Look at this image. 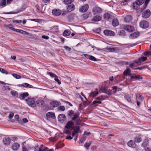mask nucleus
<instances>
[{
	"instance_id": "59",
	"label": "nucleus",
	"mask_w": 151,
	"mask_h": 151,
	"mask_svg": "<svg viewBox=\"0 0 151 151\" xmlns=\"http://www.w3.org/2000/svg\"><path fill=\"white\" fill-rule=\"evenodd\" d=\"M145 55H151V52L148 51H146L143 53Z\"/></svg>"
},
{
	"instance_id": "30",
	"label": "nucleus",
	"mask_w": 151,
	"mask_h": 151,
	"mask_svg": "<svg viewBox=\"0 0 151 151\" xmlns=\"http://www.w3.org/2000/svg\"><path fill=\"white\" fill-rule=\"evenodd\" d=\"M101 19V16L98 15L96 16L93 19L92 21L96 22L100 21Z\"/></svg>"
},
{
	"instance_id": "43",
	"label": "nucleus",
	"mask_w": 151,
	"mask_h": 151,
	"mask_svg": "<svg viewBox=\"0 0 151 151\" xmlns=\"http://www.w3.org/2000/svg\"><path fill=\"white\" fill-rule=\"evenodd\" d=\"M4 26L6 27L9 28V29H10L12 30H13V29H14V28L12 27H13V26L12 24H8V25L5 24V25H4Z\"/></svg>"
},
{
	"instance_id": "42",
	"label": "nucleus",
	"mask_w": 151,
	"mask_h": 151,
	"mask_svg": "<svg viewBox=\"0 0 151 151\" xmlns=\"http://www.w3.org/2000/svg\"><path fill=\"white\" fill-rule=\"evenodd\" d=\"M73 1L74 0H64V2L65 4H71Z\"/></svg>"
},
{
	"instance_id": "19",
	"label": "nucleus",
	"mask_w": 151,
	"mask_h": 151,
	"mask_svg": "<svg viewBox=\"0 0 151 151\" xmlns=\"http://www.w3.org/2000/svg\"><path fill=\"white\" fill-rule=\"evenodd\" d=\"M46 116L47 118L55 119V114L52 112H49L47 113Z\"/></svg>"
},
{
	"instance_id": "54",
	"label": "nucleus",
	"mask_w": 151,
	"mask_h": 151,
	"mask_svg": "<svg viewBox=\"0 0 151 151\" xmlns=\"http://www.w3.org/2000/svg\"><path fill=\"white\" fill-rule=\"evenodd\" d=\"M107 49L109 51L111 52H113L114 50V49L113 47H107Z\"/></svg>"
},
{
	"instance_id": "24",
	"label": "nucleus",
	"mask_w": 151,
	"mask_h": 151,
	"mask_svg": "<svg viewBox=\"0 0 151 151\" xmlns=\"http://www.w3.org/2000/svg\"><path fill=\"white\" fill-rule=\"evenodd\" d=\"M147 59V58L146 57H142L139 58L137 60V63H139V65L141 64L142 62L145 61Z\"/></svg>"
},
{
	"instance_id": "57",
	"label": "nucleus",
	"mask_w": 151,
	"mask_h": 151,
	"mask_svg": "<svg viewBox=\"0 0 151 151\" xmlns=\"http://www.w3.org/2000/svg\"><path fill=\"white\" fill-rule=\"evenodd\" d=\"M90 58V59H89L90 60H91L93 61H96V58L94 57H93L92 55H91Z\"/></svg>"
},
{
	"instance_id": "60",
	"label": "nucleus",
	"mask_w": 151,
	"mask_h": 151,
	"mask_svg": "<svg viewBox=\"0 0 151 151\" xmlns=\"http://www.w3.org/2000/svg\"><path fill=\"white\" fill-rule=\"evenodd\" d=\"M63 47L67 50L68 51H70L71 50V48L69 47L66 46H64Z\"/></svg>"
},
{
	"instance_id": "3",
	"label": "nucleus",
	"mask_w": 151,
	"mask_h": 151,
	"mask_svg": "<svg viewBox=\"0 0 151 151\" xmlns=\"http://www.w3.org/2000/svg\"><path fill=\"white\" fill-rule=\"evenodd\" d=\"M104 19L105 20L109 21H111L113 20L114 16L112 15V13H106L104 15Z\"/></svg>"
},
{
	"instance_id": "44",
	"label": "nucleus",
	"mask_w": 151,
	"mask_h": 151,
	"mask_svg": "<svg viewBox=\"0 0 151 151\" xmlns=\"http://www.w3.org/2000/svg\"><path fill=\"white\" fill-rule=\"evenodd\" d=\"M80 130V128L78 127H77L75 129L73 130V132L75 134H76L77 133H78Z\"/></svg>"
},
{
	"instance_id": "15",
	"label": "nucleus",
	"mask_w": 151,
	"mask_h": 151,
	"mask_svg": "<svg viewBox=\"0 0 151 151\" xmlns=\"http://www.w3.org/2000/svg\"><path fill=\"white\" fill-rule=\"evenodd\" d=\"M128 145L130 147L134 148L136 146V145L135 143V141L133 140H130L127 143Z\"/></svg>"
},
{
	"instance_id": "55",
	"label": "nucleus",
	"mask_w": 151,
	"mask_h": 151,
	"mask_svg": "<svg viewBox=\"0 0 151 151\" xmlns=\"http://www.w3.org/2000/svg\"><path fill=\"white\" fill-rule=\"evenodd\" d=\"M128 2L125 0H124L121 2V4L122 5H126Z\"/></svg>"
},
{
	"instance_id": "62",
	"label": "nucleus",
	"mask_w": 151,
	"mask_h": 151,
	"mask_svg": "<svg viewBox=\"0 0 151 151\" xmlns=\"http://www.w3.org/2000/svg\"><path fill=\"white\" fill-rule=\"evenodd\" d=\"M13 21L14 22H15L19 23H21V22H22V21L21 20H13Z\"/></svg>"
},
{
	"instance_id": "37",
	"label": "nucleus",
	"mask_w": 151,
	"mask_h": 151,
	"mask_svg": "<svg viewBox=\"0 0 151 151\" xmlns=\"http://www.w3.org/2000/svg\"><path fill=\"white\" fill-rule=\"evenodd\" d=\"M91 144V141H89L87 142H86L84 145L85 147L87 149H88Z\"/></svg>"
},
{
	"instance_id": "11",
	"label": "nucleus",
	"mask_w": 151,
	"mask_h": 151,
	"mask_svg": "<svg viewBox=\"0 0 151 151\" xmlns=\"http://www.w3.org/2000/svg\"><path fill=\"white\" fill-rule=\"evenodd\" d=\"M124 29L128 31L129 32H131L134 31V27L130 25H126L124 26Z\"/></svg>"
},
{
	"instance_id": "36",
	"label": "nucleus",
	"mask_w": 151,
	"mask_h": 151,
	"mask_svg": "<svg viewBox=\"0 0 151 151\" xmlns=\"http://www.w3.org/2000/svg\"><path fill=\"white\" fill-rule=\"evenodd\" d=\"M142 140L141 137H137L135 138L134 141L137 143H139L141 142Z\"/></svg>"
},
{
	"instance_id": "22",
	"label": "nucleus",
	"mask_w": 151,
	"mask_h": 151,
	"mask_svg": "<svg viewBox=\"0 0 151 151\" xmlns=\"http://www.w3.org/2000/svg\"><path fill=\"white\" fill-rule=\"evenodd\" d=\"M132 19V17L131 16L128 15L125 17L124 20L126 22H131Z\"/></svg>"
},
{
	"instance_id": "64",
	"label": "nucleus",
	"mask_w": 151,
	"mask_h": 151,
	"mask_svg": "<svg viewBox=\"0 0 151 151\" xmlns=\"http://www.w3.org/2000/svg\"><path fill=\"white\" fill-rule=\"evenodd\" d=\"M42 38L46 40H48L49 38V37L48 36L46 35H42Z\"/></svg>"
},
{
	"instance_id": "47",
	"label": "nucleus",
	"mask_w": 151,
	"mask_h": 151,
	"mask_svg": "<svg viewBox=\"0 0 151 151\" xmlns=\"http://www.w3.org/2000/svg\"><path fill=\"white\" fill-rule=\"evenodd\" d=\"M47 74L50 75L52 78H55L56 76V75L50 72H47Z\"/></svg>"
},
{
	"instance_id": "13",
	"label": "nucleus",
	"mask_w": 151,
	"mask_h": 151,
	"mask_svg": "<svg viewBox=\"0 0 151 151\" xmlns=\"http://www.w3.org/2000/svg\"><path fill=\"white\" fill-rule=\"evenodd\" d=\"M89 8V6L87 4L82 6L79 9L81 12H85L87 11Z\"/></svg>"
},
{
	"instance_id": "18",
	"label": "nucleus",
	"mask_w": 151,
	"mask_h": 151,
	"mask_svg": "<svg viewBox=\"0 0 151 151\" xmlns=\"http://www.w3.org/2000/svg\"><path fill=\"white\" fill-rule=\"evenodd\" d=\"M36 104L38 106L42 107L44 106V101L41 99H38L36 101Z\"/></svg>"
},
{
	"instance_id": "29",
	"label": "nucleus",
	"mask_w": 151,
	"mask_h": 151,
	"mask_svg": "<svg viewBox=\"0 0 151 151\" xmlns=\"http://www.w3.org/2000/svg\"><path fill=\"white\" fill-rule=\"evenodd\" d=\"M65 116L63 114H60L58 115V119L59 121H63L65 120Z\"/></svg>"
},
{
	"instance_id": "4",
	"label": "nucleus",
	"mask_w": 151,
	"mask_h": 151,
	"mask_svg": "<svg viewBox=\"0 0 151 151\" xmlns=\"http://www.w3.org/2000/svg\"><path fill=\"white\" fill-rule=\"evenodd\" d=\"M26 101L28 104L31 107H34L36 106L34 98H29L26 99Z\"/></svg>"
},
{
	"instance_id": "14",
	"label": "nucleus",
	"mask_w": 151,
	"mask_h": 151,
	"mask_svg": "<svg viewBox=\"0 0 151 151\" xmlns=\"http://www.w3.org/2000/svg\"><path fill=\"white\" fill-rule=\"evenodd\" d=\"M52 14L55 16H59L61 14V11L60 10L54 9L52 10Z\"/></svg>"
},
{
	"instance_id": "17",
	"label": "nucleus",
	"mask_w": 151,
	"mask_h": 151,
	"mask_svg": "<svg viewBox=\"0 0 151 151\" xmlns=\"http://www.w3.org/2000/svg\"><path fill=\"white\" fill-rule=\"evenodd\" d=\"M74 125V123L71 121H68L66 124L65 128L68 129H70Z\"/></svg>"
},
{
	"instance_id": "2",
	"label": "nucleus",
	"mask_w": 151,
	"mask_h": 151,
	"mask_svg": "<svg viewBox=\"0 0 151 151\" xmlns=\"http://www.w3.org/2000/svg\"><path fill=\"white\" fill-rule=\"evenodd\" d=\"M35 151H53L52 150H50L48 148L42 145L40 147L38 146H35L34 147Z\"/></svg>"
},
{
	"instance_id": "63",
	"label": "nucleus",
	"mask_w": 151,
	"mask_h": 151,
	"mask_svg": "<svg viewBox=\"0 0 151 151\" xmlns=\"http://www.w3.org/2000/svg\"><path fill=\"white\" fill-rule=\"evenodd\" d=\"M14 116L13 113H11L10 114L9 116V119H11Z\"/></svg>"
},
{
	"instance_id": "45",
	"label": "nucleus",
	"mask_w": 151,
	"mask_h": 151,
	"mask_svg": "<svg viewBox=\"0 0 151 151\" xmlns=\"http://www.w3.org/2000/svg\"><path fill=\"white\" fill-rule=\"evenodd\" d=\"M124 98L127 100V101L130 102L131 101L130 98L128 95L126 94L124 96Z\"/></svg>"
},
{
	"instance_id": "6",
	"label": "nucleus",
	"mask_w": 151,
	"mask_h": 151,
	"mask_svg": "<svg viewBox=\"0 0 151 151\" xmlns=\"http://www.w3.org/2000/svg\"><path fill=\"white\" fill-rule=\"evenodd\" d=\"M145 1V0H137L134 2L132 5L134 9H136V6L137 5L139 6L143 4Z\"/></svg>"
},
{
	"instance_id": "26",
	"label": "nucleus",
	"mask_w": 151,
	"mask_h": 151,
	"mask_svg": "<svg viewBox=\"0 0 151 151\" xmlns=\"http://www.w3.org/2000/svg\"><path fill=\"white\" fill-rule=\"evenodd\" d=\"M91 14V12L88 13H86L84 14L81 16V18L85 20L87 19Z\"/></svg>"
},
{
	"instance_id": "16",
	"label": "nucleus",
	"mask_w": 151,
	"mask_h": 151,
	"mask_svg": "<svg viewBox=\"0 0 151 151\" xmlns=\"http://www.w3.org/2000/svg\"><path fill=\"white\" fill-rule=\"evenodd\" d=\"M13 30L24 35H28L29 34V33L27 32L22 30L16 29L14 28Z\"/></svg>"
},
{
	"instance_id": "53",
	"label": "nucleus",
	"mask_w": 151,
	"mask_h": 151,
	"mask_svg": "<svg viewBox=\"0 0 151 151\" xmlns=\"http://www.w3.org/2000/svg\"><path fill=\"white\" fill-rule=\"evenodd\" d=\"M6 0H3L0 3L1 6H4L6 5Z\"/></svg>"
},
{
	"instance_id": "10",
	"label": "nucleus",
	"mask_w": 151,
	"mask_h": 151,
	"mask_svg": "<svg viewBox=\"0 0 151 151\" xmlns=\"http://www.w3.org/2000/svg\"><path fill=\"white\" fill-rule=\"evenodd\" d=\"M3 142L6 145L8 146L9 145L10 140L9 137L6 136L3 139Z\"/></svg>"
},
{
	"instance_id": "28",
	"label": "nucleus",
	"mask_w": 151,
	"mask_h": 151,
	"mask_svg": "<svg viewBox=\"0 0 151 151\" xmlns=\"http://www.w3.org/2000/svg\"><path fill=\"white\" fill-rule=\"evenodd\" d=\"M112 20V24L114 26H116L119 25V22L117 19H114V17Z\"/></svg>"
},
{
	"instance_id": "23",
	"label": "nucleus",
	"mask_w": 151,
	"mask_h": 151,
	"mask_svg": "<svg viewBox=\"0 0 151 151\" xmlns=\"http://www.w3.org/2000/svg\"><path fill=\"white\" fill-rule=\"evenodd\" d=\"M50 105L51 107H55L58 106L59 105V103L57 101H54L51 102Z\"/></svg>"
},
{
	"instance_id": "61",
	"label": "nucleus",
	"mask_w": 151,
	"mask_h": 151,
	"mask_svg": "<svg viewBox=\"0 0 151 151\" xmlns=\"http://www.w3.org/2000/svg\"><path fill=\"white\" fill-rule=\"evenodd\" d=\"M101 98V99H102V100H104V99H106V98H108V96H104V95H102V96H100Z\"/></svg>"
},
{
	"instance_id": "9",
	"label": "nucleus",
	"mask_w": 151,
	"mask_h": 151,
	"mask_svg": "<svg viewBox=\"0 0 151 151\" xmlns=\"http://www.w3.org/2000/svg\"><path fill=\"white\" fill-rule=\"evenodd\" d=\"M99 92L100 93H105L109 95H110L112 94V91L111 90H108L104 88H101L100 89Z\"/></svg>"
},
{
	"instance_id": "34",
	"label": "nucleus",
	"mask_w": 151,
	"mask_h": 151,
	"mask_svg": "<svg viewBox=\"0 0 151 151\" xmlns=\"http://www.w3.org/2000/svg\"><path fill=\"white\" fill-rule=\"evenodd\" d=\"M70 34V32L68 29L65 30L63 33V35L64 36H68Z\"/></svg>"
},
{
	"instance_id": "8",
	"label": "nucleus",
	"mask_w": 151,
	"mask_h": 151,
	"mask_svg": "<svg viewBox=\"0 0 151 151\" xmlns=\"http://www.w3.org/2000/svg\"><path fill=\"white\" fill-rule=\"evenodd\" d=\"M140 27L143 28H146L148 27V23L145 21H142L140 23Z\"/></svg>"
},
{
	"instance_id": "52",
	"label": "nucleus",
	"mask_w": 151,
	"mask_h": 151,
	"mask_svg": "<svg viewBox=\"0 0 151 151\" xmlns=\"http://www.w3.org/2000/svg\"><path fill=\"white\" fill-rule=\"evenodd\" d=\"M12 76L16 79H19L21 78V77L20 76L16 74H13Z\"/></svg>"
},
{
	"instance_id": "7",
	"label": "nucleus",
	"mask_w": 151,
	"mask_h": 151,
	"mask_svg": "<svg viewBox=\"0 0 151 151\" xmlns=\"http://www.w3.org/2000/svg\"><path fill=\"white\" fill-rule=\"evenodd\" d=\"M151 12L149 9L144 12L142 13V17L143 18H148L150 15Z\"/></svg>"
},
{
	"instance_id": "5",
	"label": "nucleus",
	"mask_w": 151,
	"mask_h": 151,
	"mask_svg": "<svg viewBox=\"0 0 151 151\" xmlns=\"http://www.w3.org/2000/svg\"><path fill=\"white\" fill-rule=\"evenodd\" d=\"M92 11L94 15L99 14L102 12V9L99 7H95L93 9Z\"/></svg>"
},
{
	"instance_id": "56",
	"label": "nucleus",
	"mask_w": 151,
	"mask_h": 151,
	"mask_svg": "<svg viewBox=\"0 0 151 151\" xmlns=\"http://www.w3.org/2000/svg\"><path fill=\"white\" fill-rule=\"evenodd\" d=\"M59 109L62 111H64L65 109V107L63 106H61L59 107Z\"/></svg>"
},
{
	"instance_id": "25",
	"label": "nucleus",
	"mask_w": 151,
	"mask_h": 151,
	"mask_svg": "<svg viewBox=\"0 0 151 151\" xmlns=\"http://www.w3.org/2000/svg\"><path fill=\"white\" fill-rule=\"evenodd\" d=\"M19 86H22L25 88H33L32 86L27 83H23L22 84L19 85Z\"/></svg>"
},
{
	"instance_id": "27",
	"label": "nucleus",
	"mask_w": 151,
	"mask_h": 151,
	"mask_svg": "<svg viewBox=\"0 0 151 151\" xmlns=\"http://www.w3.org/2000/svg\"><path fill=\"white\" fill-rule=\"evenodd\" d=\"M28 95L29 94L28 93H24L20 95L19 96V98L21 99H24L26 97L28 96Z\"/></svg>"
},
{
	"instance_id": "41",
	"label": "nucleus",
	"mask_w": 151,
	"mask_h": 151,
	"mask_svg": "<svg viewBox=\"0 0 151 151\" xmlns=\"http://www.w3.org/2000/svg\"><path fill=\"white\" fill-rule=\"evenodd\" d=\"M130 71V69L129 68H127L124 71L123 74L124 75H127Z\"/></svg>"
},
{
	"instance_id": "33",
	"label": "nucleus",
	"mask_w": 151,
	"mask_h": 151,
	"mask_svg": "<svg viewBox=\"0 0 151 151\" xmlns=\"http://www.w3.org/2000/svg\"><path fill=\"white\" fill-rule=\"evenodd\" d=\"M98 91H92L90 93L89 96L92 97H94L98 94Z\"/></svg>"
},
{
	"instance_id": "21",
	"label": "nucleus",
	"mask_w": 151,
	"mask_h": 151,
	"mask_svg": "<svg viewBox=\"0 0 151 151\" xmlns=\"http://www.w3.org/2000/svg\"><path fill=\"white\" fill-rule=\"evenodd\" d=\"M75 9V6L74 5L72 4L68 6L67 8V10L69 12H71Z\"/></svg>"
},
{
	"instance_id": "38",
	"label": "nucleus",
	"mask_w": 151,
	"mask_h": 151,
	"mask_svg": "<svg viewBox=\"0 0 151 151\" xmlns=\"http://www.w3.org/2000/svg\"><path fill=\"white\" fill-rule=\"evenodd\" d=\"M120 89L119 88H117L116 86H114L112 87V90L111 91L112 92L115 93L117 91H119Z\"/></svg>"
},
{
	"instance_id": "50",
	"label": "nucleus",
	"mask_w": 151,
	"mask_h": 151,
	"mask_svg": "<svg viewBox=\"0 0 151 151\" xmlns=\"http://www.w3.org/2000/svg\"><path fill=\"white\" fill-rule=\"evenodd\" d=\"M55 80L58 82L59 85H60L61 83L60 81L58 79L57 76L55 77Z\"/></svg>"
},
{
	"instance_id": "58",
	"label": "nucleus",
	"mask_w": 151,
	"mask_h": 151,
	"mask_svg": "<svg viewBox=\"0 0 151 151\" xmlns=\"http://www.w3.org/2000/svg\"><path fill=\"white\" fill-rule=\"evenodd\" d=\"M145 68V66H142L141 67H138L137 68H135L134 69H133L134 70H137V69H139L140 70H142L144 68Z\"/></svg>"
},
{
	"instance_id": "31",
	"label": "nucleus",
	"mask_w": 151,
	"mask_h": 151,
	"mask_svg": "<svg viewBox=\"0 0 151 151\" xmlns=\"http://www.w3.org/2000/svg\"><path fill=\"white\" fill-rule=\"evenodd\" d=\"M137 62V60L133 62V63L130 64L129 66L131 68H133L134 67L136 66L137 65H139V63H138Z\"/></svg>"
},
{
	"instance_id": "51",
	"label": "nucleus",
	"mask_w": 151,
	"mask_h": 151,
	"mask_svg": "<svg viewBox=\"0 0 151 151\" xmlns=\"http://www.w3.org/2000/svg\"><path fill=\"white\" fill-rule=\"evenodd\" d=\"M0 71L3 73H5L6 74H8V72L6 71L1 68H0Z\"/></svg>"
},
{
	"instance_id": "48",
	"label": "nucleus",
	"mask_w": 151,
	"mask_h": 151,
	"mask_svg": "<svg viewBox=\"0 0 151 151\" xmlns=\"http://www.w3.org/2000/svg\"><path fill=\"white\" fill-rule=\"evenodd\" d=\"M11 94L13 96H16L18 95L17 93L15 91H12L11 92Z\"/></svg>"
},
{
	"instance_id": "46",
	"label": "nucleus",
	"mask_w": 151,
	"mask_h": 151,
	"mask_svg": "<svg viewBox=\"0 0 151 151\" xmlns=\"http://www.w3.org/2000/svg\"><path fill=\"white\" fill-rule=\"evenodd\" d=\"M97 103L101 104V102L100 101H99L98 100H96L94 101H93L92 103V104L95 105Z\"/></svg>"
},
{
	"instance_id": "20",
	"label": "nucleus",
	"mask_w": 151,
	"mask_h": 151,
	"mask_svg": "<svg viewBox=\"0 0 151 151\" xmlns=\"http://www.w3.org/2000/svg\"><path fill=\"white\" fill-rule=\"evenodd\" d=\"M140 33L139 32H135L130 35V38L131 39H133L139 36Z\"/></svg>"
},
{
	"instance_id": "40",
	"label": "nucleus",
	"mask_w": 151,
	"mask_h": 151,
	"mask_svg": "<svg viewBox=\"0 0 151 151\" xmlns=\"http://www.w3.org/2000/svg\"><path fill=\"white\" fill-rule=\"evenodd\" d=\"M136 99L137 98H138V99L139 100V101H143V98L142 97V96L141 95H139V94L137 93L136 94Z\"/></svg>"
},
{
	"instance_id": "1",
	"label": "nucleus",
	"mask_w": 151,
	"mask_h": 151,
	"mask_svg": "<svg viewBox=\"0 0 151 151\" xmlns=\"http://www.w3.org/2000/svg\"><path fill=\"white\" fill-rule=\"evenodd\" d=\"M67 114L68 116L71 117L73 121H75L76 119H77L79 117L78 114L74 113V111L72 110H69L67 112Z\"/></svg>"
},
{
	"instance_id": "12",
	"label": "nucleus",
	"mask_w": 151,
	"mask_h": 151,
	"mask_svg": "<svg viewBox=\"0 0 151 151\" xmlns=\"http://www.w3.org/2000/svg\"><path fill=\"white\" fill-rule=\"evenodd\" d=\"M104 34L108 36H114L115 35V33L109 30H105L104 31Z\"/></svg>"
},
{
	"instance_id": "35",
	"label": "nucleus",
	"mask_w": 151,
	"mask_h": 151,
	"mask_svg": "<svg viewBox=\"0 0 151 151\" xmlns=\"http://www.w3.org/2000/svg\"><path fill=\"white\" fill-rule=\"evenodd\" d=\"M148 145V142L147 140H145L142 144V146L144 147H146Z\"/></svg>"
},
{
	"instance_id": "32",
	"label": "nucleus",
	"mask_w": 151,
	"mask_h": 151,
	"mask_svg": "<svg viewBox=\"0 0 151 151\" xmlns=\"http://www.w3.org/2000/svg\"><path fill=\"white\" fill-rule=\"evenodd\" d=\"M19 147V145L17 143H15L12 146V149L13 150H17Z\"/></svg>"
},
{
	"instance_id": "39",
	"label": "nucleus",
	"mask_w": 151,
	"mask_h": 151,
	"mask_svg": "<svg viewBox=\"0 0 151 151\" xmlns=\"http://www.w3.org/2000/svg\"><path fill=\"white\" fill-rule=\"evenodd\" d=\"M73 128H71L70 129H68L65 130L64 131V133L67 134H71V131L73 129Z\"/></svg>"
},
{
	"instance_id": "49",
	"label": "nucleus",
	"mask_w": 151,
	"mask_h": 151,
	"mask_svg": "<svg viewBox=\"0 0 151 151\" xmlns=\"http://www.w3.org/2000/svg\"><path fill=\"white\" fill-rule=\"evenodd\" d=\"M119 35L122 36H125V32L124 30H121L120 31Z\"/></svg>"
}]
</instances>
